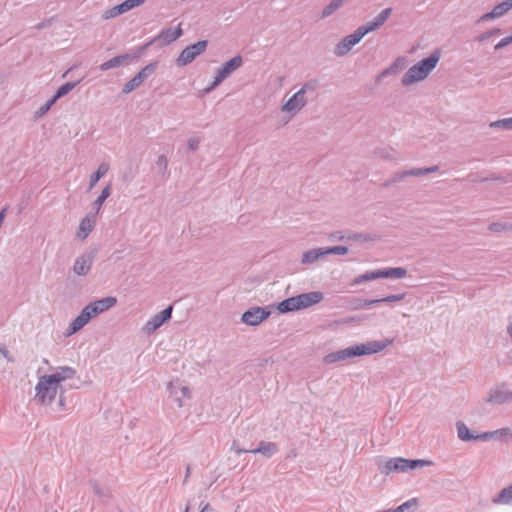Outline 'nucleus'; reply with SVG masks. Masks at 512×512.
Returning <instances> with one entry per match:
<instances>
[{
	"mask_svg": "<svg viewBox=\"0 0 512 512\" xmlns=\"http://www.w3.org/2000/svg\"><path fill=\"white\" fill-rule=\"evenodd\" d=\"M393 342L394 339L386 338L384 340H371L365 343L352 345L345 349L328 353L324 357V362L326 364H333L337 362L346 361L354 357L377 354L384 351L387 347L391 346Z\"/></svg>",
	"mask_w": 512,
	"mask_h": 512,
	"instance_id": "f257e3e1",
	"label": "nucleus"
},
{
	"mask_svg": "<svg viewBox=\"0 0 512 512\" xmlns=\"http://www.w3.org/2000/svg\"><path fill=\"white\" fill-rule=\"evenodd\" d=\"M441 54L439 50L433 51L427 58L422 59L411 66L401 79L403 86H409L413 83L423 81L436 68Z\"/></svg>",
	"mask_w": 512,
	"mask_h": 512,
	"instance_id": "f03ea898",
	"label": "nucleus"
},
{
	"mask_svg": "<svg viewBox=\"0 0 512 512\" xmlns=\"http://www.w3.org/2000/svg\"><path fill=\"white\" fill-rule=\"evenodd\" d=\"M59 385L54 381L49 380V376L44 375L39 377L38 383L35 386V400L41 405L51 404L57 395Z\"/></svg>",
	"mask_w": 512,
	"mask_h": 512,
	"instance_id": "7ed1b4c3",
	"label": "nucleus"
},
{
	"mask_svg": "<svg viewBox=\"0 0 512 512\" xmlns=\"http://www.w3.org/2000/svg\"><path fill=\"white\" fill-rule=\"evenodd\" d=\"M485 400L492 405L512 404V391L504 383H499L488 390Z\"/></svg>",
	"mask_w": 512,
	"mask_h": 512,
	"instance_id": "20e7f679",
	"label": "nucleus"
},
{
	"mask_svg": "<svg viewBox=\"0 0 512 512\" xmlns=\"http://www.w3.org/2000/svg\"><path fill=\"white\" fill-rule=\"evenodd\" d=\"M208 46L207 40L198 41L192 45L187 46L182 50L178 56L176 63L178 66H185L195 60L196 57L205 52Z\"/></svg>",
	"mask_w": 512,
	"mask_h": 512,
	"instance_id": "39448f33",
	"label": "nucleus"
},
{
	"mask_svg": "<svg viewBox=\"0 0 512 512\" xmlns=\"http://www.w3.org/2000/svg\"><path fill=\"white\" fill-rule=\"evenodd\" d=\"M363 36L358 29L354 33L345 36L338 42L334 48V54L338 57H342L349 53L352 48L362 40Z\"/></svg>",
	"mask_w": 512,
	"mask_h": 512,
	"instance_id": "423d86ee",
	"label": "nucleus"
},
{
	"mask_svg": "<svg viewBox=\"0 0 512 512\" xmlns=\"http://www.w3.org/2000/svg\"><path fill=\"white\" fill-rule=\"evenodd\" d=\"M270 316V311L262 307H253L245 311L241 321L249 326H257Z\"/></svg>",
	"mask_w": 512,
	"mask_h": 512,
	"instance_id": "0eeeda50",
	"label": "nucleus"
},
{
	"mask_svg": "<svg viewBox=\"0 0 512 512\" xmlns=\"http://www.w3.org/2000/svg\"><path fill=\"white\" fill-rule=\"evenodd\" d=\"M243 64V58L241 55H236L230 60L226 61L216 72V82H223L232 73H234Z\"/></svg>",
	"mask_w": 512,
	"mask_h": 512,
	"instance_id": "6e6552de",
	"label": "nucleus"
},
{
	"mask_svg": "<svg viewBox=\"0 0 512 512\" xmlns=\"http://www.w3.org/2000/svg\"><path fill=\"white\" fill-rule=\"evenodd\" d=\"M173 307L170 305L161 312L155 314L151 317L146 324L144 325L143 330L147 334H151L156 331L159 327H161L166 321H168L172 317Z\"/></svg>",
	"mask_w": 512,
	"mask_h": 512,
	"instance_id": "1a4fd4ad",
	"label": "nucleus"
},
{
	"mask_svg": "<svg viewBox=\"0 0 512 512\" xmlns=\"http://www.w3.org/2000/svg\"><path fill=\"white\" fill-rule=\"evenodd\" d=\"M117 303V299L114 296H107L102 299L96 300L94 302L89 303L85 306L86 310H88L89 314L92 318L96 317L99 314H102L112 307H114Z\"/></svg>",
	"mask_w": 512,
	"mask_h": 512,
	"instance_id": "9d476101",
	"label": "nucleus"
},
{
	"mask_svg": "<svg viewBox=\"0 0 512 512\" xmlns=\"http://www.w3.org/2000/svg\"><path fill=\"white\" fill-rule=\"evenodd\" d=\"M95 254L93 251L81 254L75 259L73 272L78 276H86L93 265Z\"/></svg>",
	"mask_w": 512,
	"mask_h": 512,
	"instance_id": "9b49d317",
	"label": "nucleus"
},
{
	"mask_svg": "<svg viewBox=\"0 0 512 512\" xmlns=\"http://www.w3.org/2000/svg\"><path fill=\"white\" fill-rule=\"evenodd\" d=\"M392 13V8L383 9L373 20L369 21L367 24L358 27L357 29L360 31L362 36L364 37L368 33L379 29L384 23L387 21L389 16Z\"/></svg>",
	"mask_w": 512,
	"mask_h": 512,
	"instance_id": "f8f14e48",
	"label": "nucleus"
},
{
	"mask_svg": "<svg viewBox=\"0 0 512 512\" xmlns=\"http://www.w3.org/2000/svg\"><path fill=\"white\" fill-rule=\"evenodd\" d=\"M182 35L183 30L181 28V24H179L175 29H162L161 32L152 40V42L161 41L162 45H169L180 38Z\"/></svg>",
	"mask_w": 512,
	"mask_h": 512,
	"instance_id": "ddd939ff",
	"label": "nucleus"
},
{
	"mask_svg": "<svg viewBox=\"0 0 512 512\" xmlns=\"http://www.w3.org/2000/svg\"><path fill=\"white\" fill-rule=\"evenodd\" d=\"M95 224L96 215L93 212H89L84 218L81 219L79 223L77 237L80 240H85L94 229Z\"/></svg>",
	"mask_w": 512,
	"mask_h": 512,
	"instance_id": "4468645a",
	"label": "nucleus"
},
{
	"mask_svg": "<svg viewBox=\"0 0 512 512\" xmlns=\"http://www.w3.org/2000/svg\"><path fill=\"white\" fill-rule=\"evenodd\" d=\"M324 298V295L320 291H312L308 293H302L296 296L298 299L299 307L301 309L309 308L313 305L320 303Z\"/></svg>",
	"mask_w": 512,
	"mask_h": 512,
	"instance_id": "2eb2a0df",
	"label": "nucleus"
},
{
	"mask_svg": "<svg viewBox=\"0 0 512 512\" xmlns=\"http://www.w3.org/2000/svg\"><path fill=\"white\" fill-rule=\"evenodd\" d=\"M278 452V447L273 442H265L261 441L257 448L250 450H237V454L242 453H253V454H262L266 458H271L274 454Z\"/></svg>",
	"mask_w": 512,
	"mask_h": 512,
	"instance_id": "dca6fc26",
	"label": "nucleus"
},
{
	"mask_svg": "<svg viewBox=\"0 0 512 512\" xmlns=\"http://www.w3.org/2000/svg\"><path fill=\"white\" fill-rule=\"evenodd\" d=\"M512 8V0H506L496 5L492 11L483 14L477 22H486L498 17L503 16Z\"/></svg>",
	"mask_w": 512,
	"mask_h": 512,
	"instance_id": "f3484780",
	"label": "nucleus"
},
{
	"mask_svg": "<svg viewBox=\"0 0 512 512\" xmlns=\"http://www.w3.org/2000/svg\"><path fill=\"white\" fill-rule=\"evenodd\" d=\"M305 104H306V99L304 96H302V91H297L282 106V111L296 113V112L300 111L305 106Z\"/></svg>",
	"mask_w": 512,
	"mask_h": 512,
	"instance_id": "a211bd4d",
	"label": "nucleus"
},
{
	"mask_svg": "<svg viewBox=\"0 0 512 512\" xmlns=\"http://www.w3.org/2000/svg\"><path fill=\"white\" fill-rule=\"evenodd\" d=\"M168 390L173 400L177 402L178 407L184 405V399L190 398V390L187 386H179L170 382L168 384Z\"/></svg>",
	"mask_w": 512,
	"mask_h": 512,
	"instance_id": "6ab92c4d",
	"label": "nucleus"
},
{
	"mask_svg": "<svg viewBox=\"0 0 512 512\" xmlns=\"http://www.w3.org/2000/svg\"><path fill=\"white\" fill-rule=\"evenodd\" d=\"M481 440L487 441L490 439L498 441L512 440V430L508 427L496 429L494 431H486L480 433Z\"/></svg>",
	"mask_w": 512,
	"mask_h": 512,
	"instance_id": "aec40b11",
	"label": "nucleus"
},
{
	"mask_svg": "<svg viewBox=\"0 0 512 512\" xmlns=\"http://www.w3.org/2000/svg\"><path fill=\"white\" fill-rule=\"evenodd\" d=\"M92 319L88 310L84 307L80 314L70 323L67 328V335H72L82 329Z\"/></svg>",
	"mask_w": 512,
	"mask_h": 512,
	"instance_id": "412c9836",
	"label": "nucleus"
},
{
	"mask_svg": "<svg viewBox=\"0 0 512 512\" xmlns=\"http://www.w3.org/2000/svg\"><path fill=\"white\" fill-rule=\"evenodd\" d=\"M405 458L397 457L388 459L382 466L379 467L381 473L389 474L391 472H405L406 464Z\"/></svg>",
	"mask_w": 512,
	"mask_h": 512,
	"instance_id": "4be33fe9",
	"label": "nucleus"
},
{
	"mask_svg": "<svg viewBox=\"0 0 512 512\" xmlns=\"http://www.w3.org/2000/svg\"><path fill=\"white\" fill-rule=\"evenodd\" d=\"M76 374L74 368L69 366L58 367L56 372L48 375L49 380L54 381L56 384L60 385L61 382L71 379Z\"/></svg>",
	"mask_w": 512,
	"mask_h": 512,
	"instance_id": "5701e85b",
	"label": "nucleus"
},
{
	"mask_svg": "<svg viewBox=\"0 0 512 512\" xmlns=\"http://www.w3.org/2000/svg\"><path fill=\"white\" fill-rule=\"evenodd\" d=\"M455 426L457 436L461 441L481 440L480 433L472 432L463 421H457Z\"/></svg>",
	"mask_w": 512,
	"mask_h": 512,
	"instance_id": "b1692460",
	"label": "nucleus"
},
{
	"mask_svg": "<svg viewBox=\"0 0 512 512\" xmlns=\"http://www.w3.org/2000/svg\"><path fill=\"white\" fill-rule=\"evenodd\" d=\"M491 502L495 505H512V483L493 496Z\"/></svg>",
	"mask_w": 512,
	"mask_h": 512,
	"instance_id": "393cba45",
	"label": "nucleus"
},
{
	"mask_svg": "<svg viewBox=\"0 0 512 512\" xmlns=\"http://www.w3.org/2000/svg\"><path fill=\"white\" fill-rule=\"evenodd\" d=\"M128 59H130V55H128V54H122V55L115 56V57H113V58L103 62L99 66V69L101 71H107V70H110V69H113V68L120 67Z\"/></svg>",
	"mask_w": 512,
	"mask_h": 512,
	"instance_id": "a878e982",
	"label": "nucleus"
},
{
	"mask_svg": "<svg viewBox=\"0 0 512 512\" xmlns=\"http://www.w3.org/2000/svg\"><path fill=\"white\" fill-rule=\"evenodd\" d=\"M379 278L401 279L406 276L407 271L403 267H393L378 270Z\"/></svg>",
	"mask_w": 512,
	"mask_h": 512,
	"instance_id": "bb28decb",
	"label": "nucleus"
},
{
	"mask_svg": "<svg viewBox=\"0 0 512 512\" xmlns=\"http://www.w3.org/2000/svg\"><path fill=\"white\" fill-rule=\"evenodd\" d=\"M277 309L282 314L300 310L298 299H296V296L289 297L281 301Z\"/></svg>",
	"mask_w": 512,
	"mask_h": 512,
	"instance_id": "cd10ccee",
	"label": "nucleus"
},
{
	"mask_svg": "<svg viewBox=\"0 0 512 512\" xmlns=\"http://www.w3.org/2000/svg\"><path fill=\"white\" fill-rule=\"evenodd\" d=\"M324 255L323 247L310 249L302 254L301 263L304 265L312 264Z\"/></svg>",
	"mask_w": 512,
	"mask_h": 512,
	"instance_id": "c85d7f7f",
	"label": "nucleus"
},
{
	"mask_svg": "<svg viewBox=\"0 0 512 512\" xmlns=\"http://www.w3.org/2000/svg\"><path fill=\"white\" fill-rule=\"evenodd\" d=\"M110 166L106 162H102L97 170L90 176L89 180V187L88 190H91L95 187V185L98 183V181L106 175V173L109 171Z\"/></svg>",
	"mask_w": 512,
	"mask_h": 512,
	"instance_id": "c756f323",
	"label": "nucleus"
},
{
	"mask_svg": "<svg viewBox=\"0 0 512 512\" xmlns=\"http://www.w3.org/2000/svg\"><path fill=\"white\" fill-rule=\"evenodd\" d=\"M405 64V58L398 57L389 67L384 69L378 76V80L381 78L387 77L389 75L397 74L401 69H403Z\"/></svg>",
	"mask_w": 512,
	"mask_h": 512,
	"instance_id": "7c9ffc66",
	"label": "nucleus"
},
{
	"mask_svg": "<svg viewBox=\"0 0 512 512\" xmlns=\"http://www.w3.org/2000/svg\"><path fill=\"white\" fill-rule=\"evenodd\" d=\"M424 171H425V168H412V169H409V170H406V171H403L400 173H396L391 178L390 183H396L408 176L418 177V176L426 175Z\"/></svg>",
	"mask_w": 512,
	"mask_h": 512,
	"instance_id": "2f4dec72",
	"label": "nucleus"
},
{
	"mask_svg": "<svg viewBox=\"0 0 512 512\" xmlns=\"http://www.w3.org/2000/svg\"><path fill=\"white\" fill-rule=\"evenodd\" d=\"M111 184H107L103 190L101 191L100 195L97 197V199L93 203V213L97 215L99 211L101 210V207L103 203L106 201V199L111 195Z\"/></svg>",
	"mask_w": 512,
	"mask_h": 512,
	"instance_id": "473e14b6",
	"label": "nucleus"
},
{
	"mask_svg": "<svg viewBox=\"0 0 512 512\" xmlns=\"http://www.w3.org/2000/svg\"><path fill=\"white\" fill-rule=\"evenodd\" d=\"M129 9L127 8V5L124 2H122L121 4L119 5H116L108 10H106L103 14V18L104 19H111V18H115L123 13H126L128 12Z\"/></svg>",
	"mask_w": 512,
	"mask_h": 512,
	"instance_id": "72a5a7b5",
	"label": "nucleus"
},
{
	"mask_svg": "<svg viewBox=\"0 0 512 512\" xmlns=\"http://www.w3.org/2000/svg\"><path fill=\"white\" fill-rule=\"evenodd\" d=\"M346 0H332L324 7L321 13V18H327L334 14L340 7L343 6Z\"/></svg>",
	"mask_w": 512,
	"mask_h": 512,
	"instance_id": "f704fd0d",
	"label": "nucleus"
},
{
	"mask_svg": "<svg viewBox=\"0 0 512 512\" xmlns=\"http://www.w3.org/2000/svg\"><path fill=\"white\" fill-rule=\"evenodd\" d=\"M376 279H379L378 270L368 271L364 274H361V275L355 277L352 281V284L359 285L364 282H368V281H372V280H376Z\"/></svg>",
	"mask_w": 512,
	"mask_h": 512,
	"instance_id": "c9c22d12",
	"label": "nucleus"
},
{
	"mask_svg": "<svg viewBox=\"0 0 512 512\" xmlns=\"http://www.w3.org/2000/svg\"><path fill=\"white\" fill-rule=\"evenodd\" d=\"M376 239V235L367 234V233H355L350 232L347 233V240L356 241V242H369Z\"/></svg>",
	"mask_w": 512,
	"mask_h": 512,
	"instance_id": "e433bc0d",
	"label": "nucleus"
},
{
	"mask_svg": "<svg viewBox=\"0 0 512 512\" xmlns=\"http://www.w3.org/2000/svg\"><path fill=\"white\" fill-rule=\"evenodd\" d=\"M81 80H78V81H75V82H66L65 84L61 85L55 95H56V98H61L65 95H67L70 91H72L79 83H80Z\"/></svg>",
	"mask_w": 512,
	"mask_h": 512,
	"instance_id": "4c0bfd02",
	"label": "nucleus"
},
{
	"mask_svg": "<svg viewBox=\"0 0 512 512\" xmlns=\"http://www.w3.org/2000/svg\"><path fill=\"white\" fill-rule=\"evenodd\" d=\"M377 303H379V299H358L354 302L352 309L353 310L367 309Z\"/></svg>",
	"mask_w": 512,
	"mask_h": 512,
	"instance_id": "58836bf2",
	"label": "nucleus"
},
{
	"mask_svg": "<svg viewBox=\"0 0 512 512\" xmlns=\"http://www.w3.org/2000/svg\"><path fill=\"white\" fill-rule=\"evenodd\" d=\"M417 506V499L411 498L398 507L392 509L393 512H413L412 509Z\"/></svg>",
	"mask_w": 512,
	"mask_h": 512,
	"instance_id": "ea45409f",
	"label": "nucleus"
},
{
	"mask_svg": "<svg viewBox=\"0 0 512 512\" xmlns=\"http://www.w3.org/2000/svg\"><path fill=\"white\" fill-rule=\"evenodd\" d=\"M404 463L406 464L405 465L406 466V471L415 469L417 467L429 466L431 464L430 461L423 460V459H416V460L405 459Z\"/></svg>",
	"mask_w": 512,
	"mask_h": 512,
	"instance_id": "a19ab883",
	"label": "nucleus"
},
{
	"mask_svg": "<svg viewBox=\"0 0 512 512\" xmlns=\"http://www.w3.org/2000/svg\"><path fill=\"white\" fill-rule=\"evenodd\" d=\"M501 33V29L499 28H493L489 31H485L481 34H479L478 36H476L475 40L477 42H485L486 40L490 39L491 37H494V36H497Z\"/></svg>",
	"mask_w": 512,
	"mask_h": 512,
	"instance_id": "79ce46f5",
	"label": "nucleus"
},
{
	"mask_svg": "<svg viewBox=\"0 0 512 512\" xmlns=\"http://www.w3.org/2000/svg\"><path fill=\"white\" fill-rule=\"evenodd\" d=\"M490 126L494 127V128H501V129H505V130H512V117L504 118V119H500V120H497L495 122H492L490 124Z\"/></svg>",
	"mask_w": 512,
	"mask_h": 512,
	"instance_id": "37998d69",
	"label": "nucleus"
},
{
	"mask_svg": "<svg viewBox=\"0 0 512 512\" xmlns=\"http://www.w3.org/2000/svg\"><path fill=\"white\" fill-rule=\"evenodd\" d=\"M325 255L336 254L346 255L348 253V247L346 246H334V247H323Z\"/></svg>",
	"mask_w": 512,
	"mask_h": 512,
	"instance_id": "c03bdc74",
	"label": "nucleus"
},
{
	"mask_svg": "<svg viewBox=\"0 0 512 512\" xmlns=\"http://www.w3.org/2000/svg\"><path fill=\"white\" fill-rule=\"evenodd\" d=\"M157 68V63H149L145 67H143L138 74L142 77V79L146 80L150 75H152Z\"/></svg>",
	"mask_w": 512,
	"mask_h": 512,
	"instance_id": "a18cd8bd",
	"label": "nucleus"
},
{
	"mask_svg": "<svg viewBox=\"0 0 512 512\" xmlns=\"http://www.w3.org/2000/svg\"><path fill=\"white\" fill-rule=\"evenodd\" d=\"M156 166L159 169V173H161L162 175L166 174L168 169V160L165 155L158 156Z\"/></svg>",
	"mask_w": 512,
	"mask_h": 512,
	"instance_id": "49530a36",
	"label": "nucleus"
},
{
	"mask_svg": "<svg viewBox=\"0 0 512 512\" xmlns=\"http://www.w3.org/2000/svg\"><path fill=\"white\" fill-rule=\"evenodd\" d=\"M140 86V83H138V81L135 79V77H133L132 79H130L122 88V92L124 94H128L130 92H132L133 90H135L136 88H138Z\"/></svg>",
	"mask_w": 512,
	"mask_h": 512,
	"instance_id": "de8ad7c7",
	"label": "nucleus"
},
{
	"mask_svg": "<svg viewBox=\"0 0 512 512\" xmlns=\"http://www.w3.org/2000/svg\"><path fill=\"white\" fill-rule=\"evenodd\" d=\"M406 294L405 293H400V294H394V295H389V296H386L384 298H380L379 299V303H382V302H398V301H401L405 298Z\"/></svg>",
	"mask_w": 512,
	"mask_h": 512,
	"instance_id": "09e8293b",
	"label": "nucleus"
},
{
	"mask_svg": "<svg viewBox=\"0 0 512 512\" xmlns=\"http://www.w3.org/2000/svg\"><path fill=\"white\" fill-rule=\"evenodd\" d=\"M316 87H317L316 81H308L302 85V87L300 88L299 91H302V96H304L307 91H313L316 89Z\"/></svg>",
	"mask_w": 512,
	"mask_h": 512,
	"instance_id": "8fccbe9b",
	"label": "nucleus"
},
{
	"mask_svg": "<svg viewBox=\"0 0 512 512\" xmlns=\"http://www.w3.org/2000/svg\"><path fill=\"white\" fill-rule=\"evenodd\" d=\"M512 43V34L510 36H507L503 39H501L494 47L495 50H500L505 48L506 46L510 45Z\"/></svg>",
	"mask_w": 512,
	"mask_h": 512,
	"instance_id": "3c124183",
	"label": "nucleus"
},
{
	"mask_svg": "<svg viewBox=\"0 0 512 512\" xmlns=\"http://www.w3.org/2000/svg\"><path fill=\"white\" fill-rule=\"evenodd\" d=\"M200 142L201 140L199 137H191L187 142V146L190 150L196 151L199 148Z\"/></svg>",
	"mask_w": 512,
	"mask_h": 512,
	"instance_id": "603ef678",
	"label": "nucleus"
},
{
	"mask_svg": "<svg viewBox=\"0 0 512 512\" xmlns=\"http://www.w3.org/2000/svg\"><path fill=\"white\" fill-rule=\"evenodd\" d=\"M329 237L331 240L343 241V240H347V233H343L341 231H336V232L331 233Z\"/></svg>",
	"mask_w": 512,
	"mask_h": 512,
	"instance_id": "864d4df0",
	"label": "nucleus"
},
{
	"mask_svg": "<svg viewBox=\"0 0 512 512\" xmlns=\"http://www.w3.org/2000/svg\"><path fill=\"white\" fill-rule=\"evenodd\" d=\"M146 0H125L127 8L129 11L135 7L142 5Z\"/></svg>",
	"mask_w": 512,
	"mask_h": 512,
	"instance_id": "5fc2aeb1",
	"label": "nucleus"
},
{
	"mask_svg": "<svg viewBox=\"0 0 512 512\" xmlns=\"http://www.w3.org/2000/svg\"><path fill=\"white\" fill-rule=\"evenodd\" d=\"M222 82H216V75L214 76V79L212 83L205 89L206 93H209L213 91L217 86H219Z\"/></svg>",
	"mask_w": 512,
	"mask_h": 512,
	"instance_id": "6e6d98bb",
	"label": "nucleus"
},
{
	"mask_svg": "<svg viewBox=\"0 0 512 512\" xmlns=\"http://www.w3.org/2000/svg\"><path fill=\"white\" fill-rule=\"evenodd\" d=\"M506 331L509 335V337H512V314L508 316V324L506 327Z\"/></svg>",
	"mask_w": 512,
	"mask_h": 512,
	"instance_id": "4d7b16f0",
	"label": "nucleus"
},
{
	"mask_svg": "<svg viewBox=\"0 0 512 512\" xmlns=\"http://www.w3.org/2000/svg\"><path fill=\"white\" fill-rule=\"evenodd\" d=\"M58 99L59 98H56V95L54 94V96L51 99H49L45 104L51 109V107L56 103Z\"/></svg>",
	"mask_w": 512,
	"mask_h": 512,
	"instance_id": "13d9d810",
	"label": "nucleus"
},
{
	"mask_svg": "<svg viewBox=\"0 0 512 512\" xmlns=\"http://www.w3.org/2000/svg\"><path fill=\"white\" fill-rule=\"evenodd\" d=\"M439 170V167L437 165L435 166H431V167H428V168H425V174H429V173H433V172H436Z\"/></svg>",
	"mask_w": 512,
	"mask_h": 512,
	"instance_id": "bf43d9fd",
	"label": "nucleus"
},
{
	"mask_svg": "<svg viewBox=\"0 0 512 512\" xmlns=\"http://www.w3.org/2000/svg\"><path fill=\"white\" fill-rule=\"evenodd\" d=\"M0 352L2 353V355H3V356H4L8 361H10V362H12V361H13V359L9 357V352H8V350H7L6 348H2V349H0Z\"/></svg>",
	"mask_w": 512,
	"mask_h": 512,
	"instance_id": "052dcab7",
	"label": "nucleus"
},
{
	"mask_svg": "<svg viewBox=\"0 0 512 512\" xmlns=\"http://www.w3.org/2000/svg\"><path fill=\"white\" fill-rule=\"evenodd\" d=\"M379 156H380L381 158H385V159H393V157H392V156L390 155V153H389V152H387V151H381V152H379Z\"/></svg>",
	"mask_w": 512,
	"mask_h": 512,
	"instance_id": "680f3d73",
	"label": "nucleus"
},
{
	"mask_svg": "<svg viewBox=\"0 0 512 512\" xmlns=\"http://www.w3.org/2000/svg\"><path fill=\"white\" fill-rule=\"evenodd\" d=\"M49 110H50V108H49L46 104H44V105L39 109V112H38V113H39L40 115H43V114H45L46 112H48Z\"/></svg>",
	"mask_w": 512,
	"mask_h": 512,
	"instance_id": "e2e57ef3",
	"label": "nucleus"
},
{
	"mask_svg": "<svg viewBox=\"0 0 512 512\" xmlns=\"http://www.w3.org/2000/svg\"><path fill=\"white\" fill-rule=\"evenodd\" d=\"M500 226H501V225H500V224H498V223H492V224L489 226V228H490V230H491V231H499Z\"/></svg>",
	"mask_w": 512,
	"mask_h": 512,
	"instance_id": "0e129e2a",
	"label": "nucleus"
},
{
	"mask_svg": "<svg viewBox=\"0 0 512 512\" xmlns=\"http://www.w3.org/2000/svg\"><path fill=\"white\" fill-rule=\"evenodd\" d=\"M190 473H191V467H190V465H188V466L186 467V473H185L184 483H186V482L188 481V478H189V476H190Z\"/></svg>",
	"mask_w": 512,
	"mask_h": 512,
	"instance_id": "69168bd1",
	"label": "nucleus"
},
{
	"mask_svg": "<svg viewBox=\"0 0 512 512\" xmlns=\"http://www.w3.org/2000/svg\"><path fill=\"white\" fill-rule=\"evenodd\" d=\"M59 405H60L61 407H64V406H65V398H64V396H63V393H61V394H60V396H59Z\"/></svg>",
	"mask_w": 512,
	"mask_h": 512,
	"instance_id": "338daca9",
	"label": "nucleus"
},
{
	"mask_svg": "<svg viewBox=\"0 0 512 512\" xmlns=\"http://www.w3.org/2000/svg\"><path fill=\"white\" fill-rule=\"evenodd\" d=\"M211 510H212V509H211L210 505H209V504H205V505L202 507V509H201V511H200V512H208V511H211Z\"/></svg>",
	"mask_w": 512,
	"mask_h": 512,
	"instance_id": "774afa93",
	"label": "nucleus"
}]
</instances>
